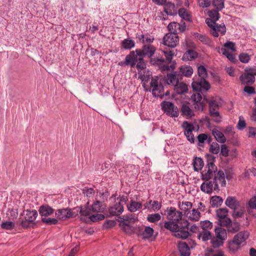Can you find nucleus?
I'll list each match as a JSON object with an SVG mask.
<instances>
[{
  "label": "nucleus",
  "instance_id": "nucleus-1",
  "mask_svg": "<svg viewBox=\"0 0 256 256\" xmlns=\"http://www.w3.org/2000/svg\"><path fill=\"white\" fill-rule=\"evenodd\" d=\"M192 87L193 91L196 92L191 96V98L194 102V108L197 110L202 111L205 104L202 101V94L203 92H206L210 88V84L204 78H194Z\"/></svg>",
  "mask_w": 256,
  "mask_h": 256
},
{
  "label": "nucleus",
  "instance_id": "nucleus-2",
  "mask_svg": "<svg viewBox=\"0 0 256 256\" xmlns=\"http://www.w3.org/2000/svg\"><path fill=\"white\" fill-rule=\"evenodd\" d=\"M190 222L187 220H182L180 222H165L164 228L172 232L176 238L182 240H188L192 236L189 231Z\"/></svg>",
  "mask_w": 256,
  "mask_h": 256
},
{
  "label": "nucleus",
  "instance_id": "nucleus-3",
  "mask_svg": "<svg viewBox=\"0 0 256 256\" xmlns=\"http://www.w3.org/2000/svg\"><path fill=\"white\" fill-rule=\"evenodd\" d=\"M248 236V234L247 231L238 232L232 240L228 241V246L229 250L232 252L238 251L241 248V244L245 242Z\"/></svg>",
  "mask_w": 256,
  "mask_h": 256
},
{
  "label": "nucleus",
  "instance_id": "nucleus-4",
  "mask_svg": "<svg viewBox=\"0 0 256 256\" xmlns=\"http://www.w3.org/2000/svg\"><path fill=\"white\" fill-rule=\"evenodd\" d=\"M23 213L25 214L24 220L20 222V225L24 229L34 228L36 224L35 220L38 216V212L36 210H26Z\"/></svg>",
  "mask_w": 256,
  "mask_h": 256
},
{
  "label": "nucleus",
  "instance_id": "nucleus-5",
  "mask_svg": "<svg viewBox=\"0 0 256 256\" xmlns=\"http://www.w3.org/2000/svg\"><path fill=\"white\" fill-rule=\"evenodd\" d=\"M196 246V240L190 238H188L186 242H178L177 248L180 256H190L191 250L194 249Z\"/></svg>",
  "mask_w": 256,
  "mask_h": 256
},
{
  "label": "nucleus",
  "instance_id": "nucleus-6",
  "mask_svg": "<svg viewBox=\"0 0 256 256\" xmlns=\"http://www.w3.org/2000/svg\"><path fill=\"white\" fill-rule=\"evenodd\" d=\"M130 58H132V68L136 67L139 70H144L146 68V62L144 60L146 56L144 54H140V52L137 50L130 52Z\"/></svg>",
  "mask_w": 256,
  "mask_h": 256
},
{
  "label": "nucleus",
  "instance_id": "nucleus-7",
  "mask_svg": "<svg viewBox=\"0 0 256 256\" xmlns=\"http://www.w3.org/2000/svg\"><path fill=\"white\" fill-rule=\"evenodd\" d=\"M204 100L209 104V114L211 117L214 118L212 120L216 124H219L222 122V116L220 115L218 110L220 106L218 102L214 100H210L206 98V96L204 95Z\"/></svg>",
  "mask_w": 256,
  "mask_h": 256
},
{
  "label": "nucleus",
  "instance_id": "nucleus-8",
  "mask_svg": "<svg viewBox=\"0 0 256 256\" xmlns=\"http://www.w3.org/2000/svg\"><path fill=\"white\" fill-rule=\"evenodd\" d=\"M142 86L144 88H145L146 91H152L154 97L160 98L161 99L164 98V94H162L164 91V86L161 84H158V80L152 77L150 82V86L148 88H146L144 83Z\"/></svg>",
  "mask_w": 256,
  "mask_h": 256
},
{
  "label": "nucleus",
  "instance_id": "nucleus-9",
  "mask_svg": "<svg viewBox=\"0 0 256 256\" xmlns=\"http://www.w3.org/2000/svg\"><path fill=\"white\" fill-rule=\"evenodd\" d=\"M162 110L166 116L171 118H177L179 116V110L173 102L163 101L161 103Z\"/></svg>",
  "mask_w": 256,
  "mask_h": 256
},
{
  "label": "nucleus",
  "instance_id": "nucleus-10",
  "mask_svg": "<svg viewBox=\"0 0 256 256\" xmlns=\"http://www.w3.org/2000/svg\"><path fill=\"white\" fill-rule=\"evenodd\" d=\"M77 213L74 212L70 208H63L57 210L55 212V216L60 220H66L67 219L75 218Z\"/></svg>",
  "mask_w": 256,
  "mask_h": 256
},
{
  "label": "nucleus",
  "instance_id": "nucleus-11",
  "mask_svg": "<svg viewBox=\"0 0 256 256\" xmlns=\"http://www.w3.org/2000/svg\"><path fill=\"white\" fill-rule=\"evenodd\" d=\"M177 34L178 32L166 34L163 38V44L170 48H175L179 42V37Z\"/></svg>",
  "mask_w": 256,
  "mask_h": 256
},
{
  "label": "nucleus",
  "instance_id": "nucleus-12",
  "mask_svg": "<svg viewBox=\"0 0 256 256\" xmlns=\"http://www.w3.org/2000/svg\"><path fill=\"white\" fill-rule=\"evenodd\" d=\"M136 50L140 52V54H144L148 58L153 56L156 52V46L150 44H143L141 48Z\"/></svg>",
  "mask_w": 256,
  "mask_h": 256
},
{
  "label": "nucleus",
  "instance_id": "nucleus-13",
  "mask_svg": "<svg viewBox=\"0 0 256 256\" xmlns=\"http://www.w3.org/2000/svg\"><path fill=\"white\" fill-rule=\"evenodd\" d=\"M124 210L123 205L120 202H116L112 206H110L106 214V217L120 216Z\"/></svg>",
  "mask_w": 256,
  "mask_h": 256
},
{
  "label": "nucleus",
  "instance_id": "nucleus-14",
  "mask_svg": "<svg viewBox=\"0 0 256 256\" xmlns=\"http://www.w3.org/2000/svg\"><path fill=\"white\" fill-rule=\"evenodd\" d=\"M218 180L221 182V186L225 187L226 186V181L225 180V174L224 172L222 170H220L217 172V176H215L213 178V188L214 190H219V186L217 182V180Z\"/></svg>",
  "mask_w": 256,
  "mask_h": 256
},
{
  "label": "nucleus",
  "instance_id": "nucleus-15",
  "mask_svg": "<svg viewBox=\"0 0 256 256\" xmlns=\"http://www.w3.org/2000/svg\"><path fill=\"white\" fill-rule=\"evenodd\" d=\"M166 82L168 84H172L174 86L180 82L182 79V75L174 72L172 73L168 74L166 75Z\"/></svg>",
  "mask_w": 256,
  "mask_h": 256
},
{
  "label": "nucleus",
  "instance_id": "nucleus-16",
  "mask_svg": "<svg viewBox=\"0 0 256 256\" xmlns=\"http://www.w3.org/2000/svg\"><path fill=\"white\" fill-rule=\"evenodd\" d=\"M225 204L234 210L238 209L240 202L235 196H228L225 200Z\"/></svg>",
  "mask_w": 256,
  "mask_h": 256
},
{
  "label": "nucleus",
  "instance_id": "nucleus-17",
  "mask_svg": "<svg viewBox=\"0 0 256 256\" xmlns=\"http://www.w3.org/2000/svg\"><path fill=\"white\" fill-rule=\"evenodd\" d=\"M240 80L242 84L252 85L254 83L256 78L252 74L244 72L240 76Z\"/></svg>",
  "mask_w": 256,
  "mask_h": 256
},
{
  "label": "nucleus",
  "instance_id": "nucleus-18",
  "mask_svg": "<svg viewBox=\"0 0 256 256\" xmlns=\"http://www.w3.org/2000/svg\"><path fill=\"white\" fill-rule=\"evenodd\" d=\"M54 210L48 204H42L39 207L38 212L44 218L52 215Z\"/></svg>",
  "mask_w": 256,
  "mask_h": 256
},
{
  "label": "nucleus",
  "instance_id": "nucleus-19",
  "mask_svg": "<svg viewBox=\"0 0 256 256\" xmlns=\"http://www.w3.org/2000/svg\"><path fill=\"white\" fill-rule=\"evenodd\" d=\"M164 6V12L166 15L174 16L177 14L178 12L176 11V8L174 3L168 2Z\"/></svg>",
  "mask_w": 256,
  "mask_h": 256
},
{
  "label": "nucleus",
  "instance_id": "nucleus-20",
  "mask_svg": "<svg viewBox=\"0 0 256 256\" xmlns=\"http://www.w3.org/2000/svg\"><path fill=\"white\" fill-rule=\"evenodd\" d=\"M206 168H208L207 172L204 174L203 172H201L202 174V180H203L208 181L212 178V176L213 174H216V173L218 172V168L216 166H206Z\"/></svg>",
  "mask_w": 256,
  "mask_h": 256
},
{
  "label": "nucleus",
  "instance_id": "nucleus-21",
  "mask_svg": "<svg viewBox=\"0 0 256 256\" xmlns=\"http://www.w3.org/2000/svg\"><path fill=\"white\" fill-rule=\"evenodd\" d=\"M136 46L135 42L130 38L124 39L120 43L121 50H130Z\"/></svg>",
  "mask_w": 256,
  "mask_h": 256
},
{
  "label": "nucleus",
  "instance_id": "nucleus-22",
  "mask_svg": "<svg viewBox=\"0 0 256 256\" xmlns=\"http://www.w3.org/2000/svg\"><path fill=\"white\" fill-rule=\"evenodd\" d=\"M240 229V222H238L236 220H234L233 221L231 220V222H230L226 230L228 234H234L238 232Z\"/></svg>",
  "mask_w": 256,
  "mask_h": 256
},
{
  "label": "nucleus",
  "instance_id": "nucleus-23",
  "mask_svg": "<svg viewBox=\"0 0 256 256\" xmlns=\"http://www.w3.org/2000/svg\"><path fill=\"white\" fill-rule=\"evenodd\" d=\"M118 222L119 226L125 234L128 235H131L134 233V228L129 224L124 222V220H118Z\"/></svg>",
  "mask_w": 256,
  "mask_h": 256
},
{
  "label": "nucleus",
  "instance_id": "nucleus-24",
  "mask_svg": "<svg viewBox=\"0 0 256 256\" xmlns=\"http://www.w3.org/2000/svg\"><path fill=\"white\" fill-rule=\"evenodd\" d=\"M168 212L167 214V218L168 220V222H180V220L176 218V210L174 207L171 206L168 208Z\"/></svg>",
  "mask_w": 256,
  "mask_h": 256
},
{
  "label": "nucleus",
  "instance_id": "nucleus-25",
  "mask_svg": "<svg viewBox=\"0 0 256 256\" xmlns=\"http://www.w3.org/2000/svg\"><path fill=\"white\" fill-rule=\"evenodd\" d=\"M91 208L94 212H103L106 209V206L103 204L102 202L96 200L91 206Z\"/></svg>",
  "mask_w": 256,
  "mask_h": 256
},
{
  "label": "nucleus",
  "instance_id": "nucleus-26",
  "mask_svg": "<svg viewBox=\"0 0 256 256\" xmlns=\"http://www.w3.org/2000/svg\"><path fill=\"white\" fill-rule=\"evenodd\" d=\"M215 235L218 239H221L224 242L228 238L226 230L224 228L216 227L214 228Z\"/></svg>",
  "mask_w": 256,
  "mask_h": 256
},
{
  "label": "nucleus",
  "instance_id": "nucleus-27",
  "mask_svg": "<svg viewBox=\"0 0 256 256\" xmlns=\"http://www.w3.org/2000/svg\"><path fill=\"white\" fill-rule=\"evenodd\" d=\"M174 90L178 94H182L188 92V87L185 83L181 82L174 85Z\"/></svg>",
  "mask_w": 256,
  "mask_h": 256
},
{
  "label": "nucleus",
  "instance_id": "nucleus-28",
  "mask_svg": "<svg viewBox=\"0 0 256 256\" xmlns=\"http://www.w3.org/2000/svg\"><path fill=\"white\" fill-rule=\"evenodd\" d=\"M212 234V233L210 230H202L198 232L197 238L199 240H202L203 242H206L210 240Z\"/></svg>",
  "mask_w": 256,
  "mask_h": 256
},
{
  "label": "nucleus",
  "instance_id": "nucleus-29",
  "mask_svg": "<svg viewBox=\"0 0 256 256\" xmlns=\"http://www.w3.org/2000/svg\"><path fill=\"white\" fill-rule=\"evenodd\" d=\"M181 115L183 116H187L192 118L194 116L192 110L186 104H182L180 108Z\"/></svg>",
  "mask_w": 256,
  "mask_h": 256
},
{
  "label": "nucleus",
  "instance_id": "nucleus-30",
  "mask_svg": "<svg viewBox=\"0 0 256 256\" xmlns=\"http://www.w3.org/2000/svg\"><path fill=\"white\" fill-rule=\"evenodd\" d=\"M198 57V53L192 50H188L184 53L182 59L184 60L191 61L196 58Z\"/></svg>",
  "mask_w": 256,
  "mask_h": 256
},
{
  "label": "nucleus",
  "instance_id": "nucleus-31",
  "mask_svg": "<svg viewBox=\"0 0 256 256\" xmlns=\"http://www.w3.org/2000/svg\"><path fill=\"white\" fill-rule=\"evenodd\" d=\"M204 161L201 158L197 156L194 157L193 160L192 165L195 172H198L201 170L204 166Z\"/></svg>",
  "mask_w": 256,
  "mask_h": 256
},
{
  "label": "nucleus",
  "instance_id": "nucleus-32",
  "mask_svg": "<svg viewBox=\"0 0 256 256\" xmlns=\"http://www.w3.org/2000/svg\"><path fill=\"white\" fill-rule=\"evenodd\" d=\"M193 68L190 66H183L180 68V75L186 77H190L193 74Z\"/></svg>",
  "mask_w": 256,
  "mask_h": 256
},
{
  "label": "nucleus",
  "instance_id": "nucleus-33",
  "mask_svg": "<svg viewBox=\"0 0 256 256\" xmlns=\"http://www.w3.org/2000/svg\"><path fill=\"white\" fill-rule=\"evenodd\" d=\"M142 204L140 202L131 200L130 204L127 205L128 210L130 212H135L142 208Z\"/></svg>",
  "mask_w": 256,
  "mask_h": 256
},
{
  "label": "nucleus",
  "instance_id": "nucleus-34",
  "mask_svg": "<svg viewBox=\"0 0 256 256\" xmlns=\"http://www.w3.org/2000/svg\"><path fill=\"white\" fill-rule=\"evenodd\" d=\"M200 189L203 192L210 194L212 192L213 190V183L212 181H209L207 182H203L201 184Z\"/></svg>",
  "mask_w": 256,
  "mask_h": 256
},
{
  "label": "nucleus",
  "instance_id": "nucleus-35",
  "mask_svg": "<svg viewBox=\"0 0 256 256\" xmlns=\"http://www.w3.org/2000/svg\"><path fill=\"white\" fill-rule=\"evenodd\" d=\"M179 16L182 19L186 21L192 22V16L188 14L186 10L184 8H180L178 10V12Z\"/></svg>",
  "mask_w": 256,
  "mask_h": 256
},
{
  "label": "nucleus",
  "instance_id": "nucleus-36",
  "mask_svg": "<svg viewBox=\"0 0 256 256\" xmlns=\"http://www.w3.org/2000/svg\"><path fill=\"white\" fill-rule=\"evenodd\" d=\"M210 240L212 247L214 248H218L222 246L224 244V242L222 240L218 239L217 236L216 235L214 236V234H212Z\"/></svg>",
  "mask_w": 256,
  "mask_h": 256
},
{
  "label": "nucleus",
  "instance_id": "nucleus-37",
  "mask_svg": "<svg viewBox=\"0 0 256 256\" xmlns=\"http://www.w3.org/2000/svg\"><path fill=\"white\" fill-rule=\"evenodd\" d=\"M210 202L212 208H218L222 204L223 199L220 196H212L210 198Z\"/></svg>",
  "mask_w": 256,
  "mask_h": 256
},
{
  "label": "nucleus",
  "instance_id": "nucleus-38",
  "mask_svg": "<svg viewBox=\"0 0 256 256\" xmlns=\"http://www.w3.org/2000/svg\"><path fill=\"white\" fill-rule=\"evenodd\" d=\"M212 134L218 142L222 144L226 142V138L224 134L221 132L214 128L212 130Z\"/></svg>",
  "mask_w": 256,
  "mask_h": 256
},
{
  "label": "nucleus",
  "instance_id": "nucleus-39",
  "mask_svg": "<svg viewBox=\"0 0 256 256\" xmlns=\"http://www.w3.org/2000/svg\"><path fill=\"white\" fill-rule=\"evenodd\" d=\"M80 210V214L82 216H88L90 215L92 208L89 206V202H88L83 206H80L78 208Z\"/></svg>",
  "mask_w": 256,
  "mask_h": 256
},
{
  "label": "nucleus",
  "instance_id": "nucleus-40",
  "mask_svg": "<svg viewBox=\"0 0 256 256\" xmlns=\"http://www.w3.org/2000/svg\"><path fill=\"white\" fill-rule=\"evenodd\" d=\"M162 52L166 58L164 59L165 62H166L168 64L172 62L174 56L176 55V53H175L174 50H170L166 48L162 50Z\"/></svg>",
  "mask_w": 256,
  "mask_h": 256
},
{
  "label": "nucleus",
  "instance_id": "nucleus-41",
  "mask_svg": "<svg viewBox=\"0 0 256 256\" xmlns=\"http://www.w3.org/2000/svg\"><path fill=\"white\" fill-rule=\"evenodd\" d=\"M148 59L150 64L154 66H162L165 62V60L162 56H160V58H155L153 56Z\"/></svg>",
  "mask_w": 256,
  "mask_h": 256
},
{
  "label": "nucleus",
  "instance_id": "nucleus-42",
  "mask_svg": "<svg viewBox=\"0 0 256 256\" xmlns=\"http://www.w3.org/2000/svg\"><path fill=\"white\" fill-rule=\"evenodd\" d=\"M154 232V230L149 226H146L144 228V233H143V240H147L150 238Z\"/></svg>",
  "mask_w": 256,
  "mask_h": 256
},
{
  "label": "nucleus",
  "instance_id": "nucleus-43",
  "mask_svg": "<svg viewBox=\"0 0 256 256\" xmlns=\"http://www.w3.org/2000/svg\"><path fill=\"white\" fill-rule=\"evenodd\" d=\"M182 128L185 130L184 133H186V134H190L191 132H192V131L194 130V125L187 121H184L183 122Z\"/></svg>",
  "mask_w": 256,
  "mask_h": 256
},
{
  "label": "nucleus",
  "instance_id": "nucleus-44",
  "mask_svg": "<svg viewBox=\"0 0 256 256\" xmlns=\"http://www.w3.org/2000/svg\"><path fill=\"white\" fill-rule=\"evenodd\" d=\"M200 226L203 230H210L212 228V222L208 220H204L200 222Z\"/></svg>",
  "mask_w": 256,
  "mask_h": 256
},
{
  "label": "nucleus",
  "instance_id": "nucleus-45",
  "mask_svg": "<svg viewBox=\"0 0 256 256\" xmlns=\"http://www.w3.org/2000/svg\"><path fill=\"white\" fill-rule=\"evenodd\" d=\"M41 221L42 223L48 225H56L58 223V219L55 218H42L41 219Z\"/></svg>",
  "mask_w": 256,
  "mask_h": 256
},
{
  "label": "nucleus",
  "instance_id": "nucleus-46",
  "mask_svg": "<svg viewBox=\"0 0 256 256\" xmlns=\"http://www.w3.org/2000/svg\"><path fill=\"white\" fill-rule=\"evenodd\" d=\"M228 210L227 208H220L216 210V216L218 218H224L228 217Z\"/></svg>",
  "mask_w": 256,
  "mask_h": 256
},
{
  "label": "nucleus",
  "instance_id": "nucleus-47",
  "mask_svg": "<svg viewBox=\"0 0 256 256\" xmlns=\"http://www.w3.org/2000/svg\"><path fill=\"white\" fill-rule=\"evenodd\" d=\"M220 10H212L208 12V15L210 19H212L216 22L217 20L220 18V14L218 12Z\"/></svg>",
  "mask_w": 256,
  "mask_h": 256
},
{
  "label": "nucleus",
  "instance_id": "nucleus-48",
  "mask_svg": "<svg viewBox=\"0 0 256 256\" xmlns=\"http://www.w3.org/2000/svg\"><path fill=\"white\" fill-rule=\"evenodd\" d=\"M231 219L229 217H225L224 218H218V224L219 226L218 227H226V228L230 224V222H231Z\"/></svg>",
  "mask_w": 256,
  "mask_h": 256
},
{
  "label": "nucleus",
  "instance_id": "nucleus-49",
  "mask_svg": "<svg viewBox=\"0 0 256 256\" xmlns=\"http://www.w3.org/2000/svg\"><path fill=\"white\" fill-rule=\"evenodd\" d=\"M198 77L197 78H206L208 76V72L206 68L204 66H200L198 68Z\"/></svg>",
  "mask_w": 256,
  "mask_h": 256
},
{
  "label": "nucleus",
  "instance_id": "nucleus-50",
  "mask_svg": "<svg viewBox=\"0 0 256 256\" xmlns=\"http://www.w3.org/2000/svg\"><path fill=\"white\" fill-rule=\"evenodd\" d=\"M161 218L160 215L158 213L150 214L147 216V220L150 222L154 223L159 221Z\"/></svg>",
  "mask_w": 256,
  "mask_h": 256
},
{
  "label": "nucleus",
  "instance_id": "nucleus-51",
  "mask_svg": "<svg viewBox=\"0 0 256 256\" xmlns=\"http://www.w3.org/2000/svg\"><path fill=\"white\" fill-rule=\"evenodd\" d=\"M212 4L218 10H222L224 8V0H213Z\"/></svg>",
  "mask_w": 256,
  "mask_h": 256
},
{
  "label": "nucleus",
  "instance_id": "nucleus-52",
  "mask_svg": "<svg viewBox=\"0 0 256 256\" xmlns=\"http://www.w3.org/2000/svg\"><path fill=\"white\" fill-rule=\"evenodd\" d=\"M132 58H130V53L126 56L124 61L120 62L118 65L121 66H130L132 68Z\"/></svg>",
  "mask_w": 256,
  "mask_h": 256
},
{
  "label": "nucleus",
  "instance_id": "nucleus-53",
  "mask_svg": "<svg viewBox=\"0 0 256 256\" xmlns=\"http://www.w3.org/2000/svg\"><path fill=\"white\" fill-rule=\"evenodd\" d=\"M209 151L213 154H218L220 152V146L216 142H212L210 146Z\"/></svg>",
  "mask_w": 256,
  "mask_h": 256
},
{
  "label": "nucleus",
  "instance_id": "nucleus-54",
  "mask_svg": "<svg viewBox=\"0 0 256 256\" xmlns=\"http://www.w3.org/2000/svg\"><path fill=\"white\" fill-rule=\"evenodd\" d=\"M200 216V213L197 210L193 209L192 214L189 216V218L193 222H196L199 220Z\"/></svg>",
  "mask_w": 256,
  "mask_h": 256
},
{
  "label": "nucleus",
  "instance_id": "nucleus-55",
  "mask_svg": "<svg viewBox=\"0 0 256 256\" xmlns=\"http://www.w3.org/2000/svg\"><path fill=\"white\" fill-rule=\"evenodd\" d=\"M206 166H216L214 162H216V157L212 154H206Z\"/></svg>",
  "mask_w": 256,
  "mask_h": 256
},
{
  "label": "nucleus",
  "instance_id": "nucleus-56",
  "mask_svg": "<svg viewBox=\"0 0 256 256\" xmlns=\"http://www.w3.org/2000/svg\"><path fill=\"white\" fill-rule=\"evenodd\" d=\"M104 215L100 214H96L90 216V219L92 222H98L100 220H104Z\"/></svg>",
  "mask_w": 256,
  "mask_h": 256
},
{
  "label": "nucleus",
  "instance_id": "nucleus-57",
  "mask_svg": "<svg viewBox=\"0 0 256 256\" xmlns=\"http://www.w3.org/2000/svg\"><path fill=\"white\" fill-rule=\"evenodd\" d=\"M192 206V204L190 202H182V204L180 203L178 204L179 208L184 212L186 213L188 210V207L190 206L191 208Z\"/></svg>",
  "mask_w": 256,
  "mask_h": 256
},
{
  "label": "nucleus",
  "instance_id": "nucleus-58",
  "mask_svg": "<svg viewBox=\"0 0 256 256\" xmlns=\"http://www.w3.org/2000/svg\"><path fill=\"white\" fill-rule=\"evenodd\" d=\"M197 138L199 144L198 146L204 147V143L208 138V134H200L197 136Z\"/></svg>",
  "mask_w": 256,
  "mask_h": 256
},
{
  "label": "nucleus",
  "instance_id": "nucleus-59",
  "mask_svg": "<svg viewBox=\"0 0 256 256\" xmlns=\"http://www.w3.org/2000/svg\"><path fill=\"white\" fill-rule=\"evenodd\" d=\"M178 22H171L168 24V29L171 33L178 32L177 30L178 29Z\"/></svg>",
  "mask_w": 256,
  "mask_h": 256
},
{
  "label": "nucleus",
  "instance_id": "nucleus-60",
  "mask_svg": "<svg viewBox=\"0 0 256 256\" xmlns=\"http://www.w3.org/2000/svg\"><path fill=\"white\" fill-rule=\"evenodd\" d=\"M239 60L242 63H248L250 60V56L247 53H240L238 56Z\"/></svg>",
  "mask_w": 256,
  "mask_h": 256
},
{
  "label": "nucleus",
  "instance_id": "nucleus-61",
  "mask_svg": "<svg viewBox=\"0 0 256 256\" xmlns=\"http://www.w3.org/2000/svg\"><path fill=\"white\" fill-rule=\"evenodd\" d=\"M1 227L5 230H12L14 228V224L12 222H3L1 224Z\"/></svg>",
  "mask_w": 256,
  "mask_h": 256
},
{
  "label": "nucleus",
  "instance_id": "nucleus-62",
  "mask_svg": "<svg viewBox=\"0 0 256 256\" xmlns=\"http://www.w3.org/2000/svg\"><path fill=\"white\" fill-rule=\"evenodd\" d=\"M152 204H151V209L153 210V211H158V210H160L162 206V203L161 202H159L157 200H154V201H152Z\"/></svg>",
  "mask_w": 256,
  "mask_h": 256
},
{
  "label": "nucleus",
  "instance_id": "nucleus-63",
  "mask_svg": "<svg viewBox=\"0 0 256 256\" xmlns=\"http://www.w3.org/2000/svg\"><path fill=\"white\" fill-rule=\"evenodd\" d=\"M116 224V222L114 220H106L104 222L103 226L106 229H108L114 227Z\"/></svg>",
  "mask_w": 256,
  "mask_h": 256
},
{
  "label": "nucleus",
  "instance_id": "nucleus-64",
  "mask_svg": "<svg viewBox=\"0 0 256 256\" xmlns=\"http://www.w3.org/2000/svg\"><path fill=\"white\" fill-rule=\"evenodd\" d=\"M250 85H246L244 88V92H246L249 95L256 94L254 88L250 86Z\"/></svg>",
  "mask_w": 256,
  "mask_h": 256
}]
</instances>
